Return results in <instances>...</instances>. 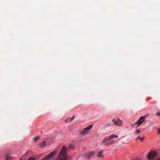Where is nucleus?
I'll return each instance as SVG.
<instances>
[{
    "label": "nucleus",
    "mask_w": 160,
    "mask_h": 160,
    "mask_svg": "<svg viewBox=\"0 0 160 160\" xmlns=\"http://www.w3.org/2000/svg\"><path fill=\"white\" fill-rule=\"evenodd\" d=\"M145 139V137H143V138L140 137V140H141V141L142 142Z\"/></svg>",
    "instance_id": "15"
},
{
    "label": "nucleus",
    "mask_w": 160,
    "mask_h": 160,
    "mask_svg": "<svg viewBox=\"0 0 160 160\" xmlns=\"http://www.w3.org/2000/svg\"><path fill=\"white\" fill-rule=\"evenodd\" d=\"M11 158V157L9 155H7L6 156L5 160H9Z\"/></svg>",
    "instance_id": "11"
},
{
    "label": "nucleus",
    "mask_w": 160,
    "mask_h": 160,
    "mask_svg": "<svg viewBox=\"0 0 160 160\" xmlns=\"http://www.w3.org/2000/svg\"><path fill=\"white\" fill-rule=\"evenodd\" d=\"M102 151H100L98 155H97V156L99 158H102L103 157V154H102Z\"/></svg>",
    "instance_id": "8"
},
{
    "label": "nucleus",
    "mask_w": 160,
    "mask_h": 160,
    "mask_svg": "<svg viewBox=\"0 0 160 160\" xmlns=\"http://www.w3.org/2000/svg\"><path fill=\"white\" fill-rule=\"evenodd\" d=\"M147 118L146 116H142L138 120V121L136 122V123L132 124V128H133V127L134 126V125L138 124V126L137 127H138L139 125L141 124L144 121L145 119Z\"/></svg>",
    "instance_id": "3"
},
{
    "label": "nucleus",
    "mask_w": 160,
    "mask_h": 160,
    "mask_svg": "<svg viewBox=\"0 0 160 160\" xmlns=\"http://www.w3.org/2000/svg\"><path fill=\"white\" fill-rule=\"evenodd\" d=\"M74 116H73L71 118H67L65 121L66 122H69L71 121L72 120L74 119Z\"/></svg>",
    "instance_id": "9"
},
{
    "label": "nucleus",
    "mask_w": 160,
    "mask_h": 160,
    "mask_svg": "<svg viewBox=\"0 0 160 160\" xmlns=\"http://www.w3.org/2000/svg\"><path fill=\"white\" fill-rule=\"evenodd\" d=\"M67 150L68 149L65 146H63L56 160H68L70 159L71 158L68 155L67 152Z\"/></svg>",
    "instance_id": "1"
},
{
    "label": "nucleus",
    "mask_w": 160,
    "mask_h": 160,
    "mask_svg": "<svg viewBox=\"0 0 160 160\" xmlns=\"http://www.w3.org/2000/svg\"><path fill=\"white\" fill-rule=\"evenodd\" d=\"M140 137H138L136 139L135 141H137L138 139H140Z\"/></svg>",
    "instance_id": "18"
},
{
    "label": "nucleus",
    "mask_w": 160,
    "mask_h": 160,
    "mask_svg": "<svg viewBox=\"0 0 160 160\" xmlns=\"http://www.w3.org/2000/svg\"><path fill=\"white\" fill-rule=\"evenodd\" d=\"M158 153L155 151H151L148 154L147 157L149 160H152L155 158L157 156Z\"/></svg>",
    "instance_id": "5"
},
{
    "label": "nucleus",
    "mask_w": 160,
    "mask_h": 160,
    "mask_svg": "<svg viewBox=\"0 0 160 160\" xmlns=\"http://www.w3.org/2000/svg\"><path fill=\"white\" fill-rule=\"evenodd\" d=\"M46 144V142L45 141L43 142L41 145V146L42 147H44Z\"/></svg>",
    "instance_id": "14"
},
{
    "label": "nucleus",
    "mask_w": 160,
    "mask_h": 160,
    "mask_svg": "<svg viewBox=\"0 0 160 160\" xmlns=\"http://www.w3.org/2000/svg\"><path fill=\"white\" fill-rule=\"evenodd\" d=\"M140 132H141V130H138V129H137L136 130V133H135L136 135H138L139 134Z\"/></svg>",
    "instance_id": "13"
},
{
    "label": "nucleus",
    "mask_w": 160,
    "mask_h": 160,
    "mask_svg": "<svg viewBox=\"0 0 160 160\" xmlns=\"http://www.w3.org/2000/svg\"><path fill=\"white\" fill-rule=\"evenodd\" d=\"M68 148L70 149H73L75 147L74 145L72 144H70L68 146Z\"/></svg>",
    "instance_id": "10"
},
{
    "label": "nucleus",
    "mask_w": 160,
    "mask_h": 160,
    "mask_svg": "<svg viewBox=\"0 0 160 160\" xmlns=\"http://www.w3.org/2000/svg\"><path fill=\"white\" fill-rule=\"evenodd\" d=\"M92 125H90L87 127L85 128L83 130H80L79 131V134L81 135H85L88 132V131L92 128Z\"/></svg>",
    "instance_id": "4"
},
{
    "label": "nucleus",
    "mask_w": 160,
    "mask_h": 160,
    "mask_svg": "<svg viewBox=\"0 0 160 160\" xmlns=\"http://www.w3.org/2000/svg\"><path fill=\"white\" fill-rule=\"evenodd\" d=\"M118 137V135L112 134L109 137H106L103 140L102 143L103 144L105 145H111L114 144L115 142V141L114 140H113L112 139L117 138Z\"/></svg>",
    "instance_id": "2"
},
{
    "label": "nucleus",
    "mask_w": 160,
    "mask_h": 160,
    "mask_svg": "<svg viewBox=\"0 0 160 160\" xmlns=\"http://www.w3.org/2000/svg\"><path fill=\"white\" fill-rule=\"evenodd\" d=\"M94 153L93 152H91L87 153L86 156V158L87 159H89L92 156Z\"/></svg>",
    "instance_id": "7"
},
{
    "label": "nucleus",
    "mask_w": 160,
    "mask_h": 160,
    "mask_svg": "<svg viewBox=\"0 0 160 160\" xmlns=\"http://www.w3.org/2000/svg\"><path fill=\"white\" fill-rule=\"evenodd\" d=\"M156 115L160 117V112H158L156 113Z\"/></svg>",
    "instance_id": "17"
},
{
    "label": "nucleus",
    "mask_w": 160,
    "mask_h": 160,
    "mask_svg": "<svg viewBox=\"0 0 160 160\" xmlns=\"http://www.w3.org/2000/svg\"><path fill=\"white\" fill-rule=\"evenodd\" d=\"M112 121L116 126H121L122 124V121L119 118H118L116 119H113Z\"/></svg>",
    "instance_id": "6"
},
{
    "label": "nucleus",
    "mask_w": 160,
    "mask_h": 160,
    "mask_svg": "<svg viewBox=\"0 0 160 160\" xmlns=\"http://www.w3.org/2000/svg\"><path fill=\"white\" fill-rule=\"evenodd\" d=\"M28 160H35V158H34L31 157Z\"/></svg>",
    "instance_id": "16"
},
{
    "label": "nucleus",
    "mask_w": 160,
    "mask_h": 160,
    "mask_svg": "<svg viewBox=\"0 0 160 160\" xmlns=\"http://www.w3.org/2000/svg\"><path fill=\"white\" fill-rule=\"evenodd\" d=\"M39 138H40V137H38V136L35 137L34 138H33L34 141L35 142H36L39 139Z\"/></svg>",
    "instance_id": "12"
},
{
    "label": "nucleus",
    "mask_w": 160,
    "mask_h": 160,
    "mask_svg": "<svg viewBox=\"0 0 160 160\" xmlns=\"http://www.w3.org/2000/svg\"><path fill=\"white\" fill-rule=\"evenodd\" d=\"M155 160H160V158H157Z\"/></svg>",
    "instance_id": "20"
},
{
    "label": "nucleus",
    "mask_w": 160,
    "mask_h": 160,
    "mask_svg": "<svg viewBox=\"0 0 160 160\" xmlns=\"http://www.w3.org/2000/svg\"><path fill=\"white\" fill-rule=\"evenodd\" d=\"M158 134H160V128H159L158 129Z\"/></svg>",
    "instance_id": "19"
}]
</instances>
